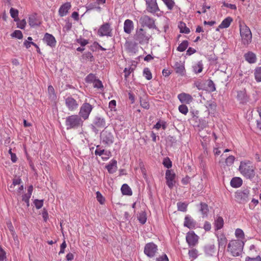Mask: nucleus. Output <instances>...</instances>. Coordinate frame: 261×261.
<instances>
[{"label": "nucleus", "mask_w": 261, "mask_h": 261, "mask_svg": "<svg viewBox=\"0 0 261 261\" xmlns=\"http://www.w3.org/2000/svg\"><path fill=\"white\" fill-rule=\"evenodd\" d=\"M31 198V196L30 195H27V194H24L23 195H22V201H23L24 202H25L27 204V206L28 207L30 205V198Z\"/></svg>", "instance_id": "nucleus-59"}, {"label": "nucleus", "mask_w": 261, "mask_h": 261, "mask_svg": "<svg viewBox=\"0 0 261 261\" xmlns=\"http://www.w3.org/2000/svg\"><path fill=\"white\" fill-rule=\"evenodd\" d=\"M106 124V120L104 118L97 116L93 119L91 127L93 131H95L96 128H103Z\"/></svg>", "instance_id": "nucleus-14"}, {"label": "nucleus", "mask_w": 261, "mask_h": 261, "mask_svg": "<svg viewBox=\"0 0 261 261\" xmlns=\"http://www.w3.org/2000/svg\"><path fill=\"white\" fill-rule=\"evenodd\" d=\"M157 251V245L153 243H149L145 245L144 252L147 256L153 257L154 256Z\"/></svg>", "instance_id": "nucleus-11"}, {"label": "nucleus", "mask_w": 261, "mask_h": 261, "mask_svg": "<svg viewBox=\"0 0 261 261\" xmlns=\"http://www.w3.org/2000/svg\"><path fill=\"white\" fill-rule=\"evenodd\" d=\"M35 207L37 209H40L41 208L43 204V200L35 199L34 201Z\"/></svg>", "instance_id": "nucleus-55"}, {"label": "nucleus", "mask_w": 261, "mask_h": 261, "mask_svg": "<svg viewBox=\"0 0 261 261\" xmlns=\"http://www.w3.org/2000/svg\"><path fill=\"white\" fill-rule=\"evenodd\" d=\"M71 5L70 3L67 2L62 5L59 9V15L61 17L66 16L68 13L69 10L71 9Z\"/></svg>", "instance_id": "nucleus-19"}, {"label": "nucleus", "mask_w": 261, "mask_h": 261, "mask_svg": "<svg viewBox=\"0 0 261 261\" xmlns=\"http://www.w3.org/2000/svg\"><path fill=\"white\" fill-rule=\"evenodd\" d=\"M98 35L100 37L108 36L112 37V29L111 28L110 25L108 23H105L101 25L98 30Z\"/></svg>", "instance_id": "nucleus-12"}, {"label": "nucleus", "mask_w": 261, "mask_h": 261, "mask_svg": "<svg viewBox=\"0 0 261 261\" xmlns=\"http://www.w3.org/2000/svg\"><path fill=\"white\" fill-rule=\"evenodd\" d=\"M198 250L195 248H193L189 250L188 254L190 257L193 259H196L198 257Z\"/></svg>", "instance_id": "nucleus-45"}, {"label": "nucleus", "mask_w": 261, "mask_h": 261, "mask_svg": "<svg viewBox=\"0 0 261 261\" xmlns=\"http://www.w3.org/2000/svg\"><path fill=\"white\" fill-rule=\"evenodd\" d=\"M254 76L256 82H261V67H257L255 69Z\"/></svg>", "instance_id": "nucleus-38"}, {"label": "nucleus", "mask_w": 261, "mask_h": 261, "mask_svg": "<svg viewBox=\"0 0 261 261\" xmlns=\"http://www.w3.org/2000/svg\"><path fill=\"white\" fill-rule=\"evenodd\" d=\"M21 181H22L21 179L20 178V177L15 178L14 179H13V183L10 186V188H12L13 187L15 186L16 185L20 184Z\"/></svg>", "instance_id": "nucleus-58"}, {"label": "nucleus", "mask_w": 261, "mask_h": 261, "mask_svg": "<svg viewBox=\"0 0 261 261\" xmlns=\"http://www.w3.org/2000/svg\"><path fill=\"white\" fill-rule=\"evenodd\" d=\"M223 6L229 8L232 10H236L237 9V6L234 4H228L225 3V2H223Z\"/></svg>", "instance_id": "nucleus-62"}, {"label": "nucleus", "mask_w": 261, "mask_h": 261, "mask_svg": "<svg viewBox=\"0 0 261 261\" xmlns=\"http://www.w3.org/2000/svg\"><path fill=\"white\" fill-rule=\"evenodd\" d=\"M137 218L140 223L142 224H145L147 220V215L146 212L142 211L139 213L138 215Z\"/></svg>", "instance_id": "nucleus-34"}, {"label": "nucleus", "mask_w": 261, "mask_h": 261, "mask_svg": "<svg viewBox=\"0 0 261 261\" xmlns=\"http://www.w3.org/2000/svg\"><path fill=\"white\" fill-rule=\"evenodd\" d=\"M250 191L248 188L238 190L235 193L236 201L239 203H246L249 200Z\"/></svg>", "instance_id": "nucleus-5"}, {"label": "nucleus", "mask_w": 261, "mask_h": 261, "mask_svg": "<svg viewBox=\"0 0 261 261\" xmlns=\"http://www.w3.org/2000/svg\"><path fill=\"white\" fill-rule=\"evenodd\" d=\"M96 80L95 74L92 73L89 74L85 78V81L87 83H93Z\"/></svg>", "instance_id": "nucleus-48"}, {"label": "nucleus", "mask_w": 261, "mask_h": 261, "mask_svg": "<svg viewBox=\"0 0 261 261\" xmlns=\"http://www.w3.org/2000/svg\"><path fill=\"white\" fill-rule=\"evenodd\" d=\"M162 1L170 10H171L175 5V2L173 0H162Z\"/></svg>", "instance_id": "nucleus-43"}, {"label": "nucleus", "mask_w": 261, "mask_h": 261, "mask_svg": "<svg viewBox=\"0 0 261 261\" xmlns=\"http://www.w3.org/2000/svg\"><path fill=\"white\" fill-rule=\"evenodd\" d=\"M178 110L181 113L184 115H186L188 112V108L187 106L185 105H180L178 107Z\"/></svg>", "instance_id": "nucleus-51"}, {"label": "nucleus", "mask_w": 261, "mask_h": 261, "mask_svg": "<svg viewBox=\"0 0 261 261\" xmlns=\"http://www.w3.org/2000/svg\"><path fill=\"white\" fill-rule=\"evenodd\" d=\"M239 28L242 43L245 45H248L252 40V33L250 29L245 23H240Z\"/></svg>", "instance_id": "nucleus-4"}, {"label": "nucleus", "mask_w": 261, "mask_h": 261, "mask_svg": "<svg viewBox=\"0 0 261 261\" xmlns=\"http://www.w3.org/2000/svg\"><path fill=\"white\" fill-rule=\"evenodd\" d=\"M237 98L238 100L241 103H246L248 101V97L245 90L238 91Z\"/></svg>", "instance_id": "nucleus-25"}, {"label": "nucleus", "mask_w": 261, "mask_h": 261, "mask_svg": "<svg viewBox=\"0 0 261 261\" xmlns=\"http://www.w3.org/2000/svg\"><path fill=\"white\" fill-rule=\"evenodd\" d=\"M178 211L181 212H186L187 210L188 204L186 202H179L177 203Z\"/></svg>", "instance_id": "nucleus-39"}, {"label": "nucleus", "mask_w": 261, "mask_h": 261, "mask_svg": "<svg viewBox=\"0 0 261 261\" xmlns=\"http://www.w3.org/2000/svg\"><path fill=\"white\" fill-rule=\"evenodd\" d=\"M163 164L166 168L169 169L172 167V162L170 160V159L168 157H166L164 159Z\"/></svg>", "instance_id": "nucleus-49"}, {"label": "nucleus", "mask_w": 261, "mask_h": 261, "mask_svg": "<svg viewBox=\"0 0 261 261\" xmlns=\"http://www.w3.org/2000/svg\"><path fill=\"white\" fill-rule=\"evenodd\" d=\"M235 236L236 238L241 239H244L245 235L243 231L240 228H237L235 231Z\"/></svg>", "instance_id": "nucleus-47"}, {"label": "nucleus", "mask_w": 261, "mask_h": 261, "mask_svg": "<svg viewBox=\"0 0 261 261\" xmlns=\"http://www.w3.org/2000/svg\"><path fill=\"white\" fill-rule=\"evenodd\" d=\"M64 99L66 107L69 111H74L78 108L79 103L71 95H67Z\"/></svg>", "instance_id": "nucleus-10"}, {"label": "nucleus", "mask_w": 261, "mask_h": 261, "mask_svg": "<svg viewBox=\"0 0 261 261\" xmlns=\"http://www.w3.org/2000/svg\"><path fill=\"white\" fill-rule=\"evenodd\" d=\"M83 59L85 60H89L93 62L94 60V58L91 52L88 51L85 53L82 56Z\"/></svg>", "instance_id": "nucleus-40"}, {"label": "nucleus", "mask_w": 261, "mask_h": 261, "mask_svg": "<svg viewBox=\"0 0 261 261\" xmlns=\"http://www.w3.org/2000/svg\"><path fill=\"white\" fill-rule=\"evenodd\" d=\"M96 194L97 200H98V201L100 204H103L105 201V198L102 196L101 194L98 191H97Z\"/></svg>", "instance_id": "nucleus-56"}, {"label": "nucleus", "mask_w": 261, "mask_h": 261, "mask_svg": "<svg viewBox=\"0 0 261 261\" xmlns=\"http://www.w3.org/2000/svg\"><path fill=\"white\" fill-rule=\"evenodd\" d=\"M12 37L16 38L18 39H21L23 37L22 32L19 30H15L11 35Z\"/></svg>", "instance_id": "nucleus-50"}, {"label": "nucleus", "mask_w": 261, "mask_h": 261, "mask_svg": "<svg viewBox=\"0 0 261 261\" xmlns=\"http://www.w3.org/2000/svg\"><path fill=\"white\" fill-rule=\"evenodd\" d=\"M177 97L181 103H186L189 104L193 100L192 96L186 93L179 94Z\"/></svg>", "instance_id": "nucleus-21"}, {"label": "nucleus", "mask_w": 261, "mask_h": 261, "mask_svg": "<svg viewBox=\"0 0 261 261\" xmlns=\"http://www.w3.org/2000/svg\"><path fill=\"white\" fill-rule=\"evenodd\" d=\"M11 16L14 18L15 21H18V11L17 9L11 8L10 10Z\"/></svg>", "instance_id": "nucleus-42"}, {"label": "nucleus", "mask_w": 261, "mask_h": 261, "mask_svg": "<svg viewBox=\"0 0 261 261\" xmlns=\"http://www.w3.org/2000/svg\"><path fill=\"white\" fill-rule=\"evenodd\" d=\"M134 38L139 43L144 44L148 43L150 35L147 34L146 31L142 28H140L137 30Z\"/></svg>", "instance_id": "nucleus-7"}, {"label": "nucleus", "mask_w": 261, "mask_h": 261, "mask_svg": "<svg viewBox=\"0 0 261 261\" xmlns=\"http://www.w3.org/2000/svg\"><path fill=\"white\" fill-rule=\"evenodd\" d=\"M93 108V107L90 103H84L80 108L79 116L84 120L88 119Z\"/></svg>", "instance_id": "nucleus-9"}, {"label": "nucleus", "mask_w": 261, "mask_h": 261, "mask_svg": "<svg viewBox=\"0 0 261 261\" xmlns=\"http://www.w3.org/2000/svg\"><path fill=\"white\" fill-rule=\"evenodd\" d=\"M198 236L194 231L189 232L186 235V241L190 247L195 246L198 241Z\"/></svg>", "instance_id": "nucleus-13"}, {"label": "nucleus", "mask_w": 261, "mask_h": 261, "mask_svg": "<svg viewBox=\"0 0 261 261\" xmlns=\"http://www.w3.org/2000/svg\"><path fill=\"white\" fill-rule=\"evenodd\" d=\"M143 76L147 80H150L152 79V74L148 68H145L143 70Z\"/></svg>", "instance_id": "nucleus-44"}, {"label": "nucleus", "mask_w": 261, "mask_h": 261, "mask_svg": "<svg viewBox=\"0 0 261 261\" xmlns=\"http://www.w3.org/2000/svg\"><path fill=\"white\" fill-rule=\"evenodd\" d=\"M140 105L141 106L145 109H148L149 108V103L146 101L145 99H141L140 100Z\"/></svg>", "instance_id": "nucleus-60"}, {"label": "nucleus", "mask_w": 261, "mask_h": 261, "mask_svg": "<svg viewBox=\"0 0 261 261\" xmlns=\"http://www.w3.org/2000/svg\"><path fill=\"white\" fill-rule=\"evenodd\" d=\"M117 164L116 160H113L106 166V168L110 173H114L116 171L117 169Z\"/></svg>", "instance_id": "nucleus-29"}, {"label": "nucleus", "mask_w": 261, "mask_h": 261, "mask_svg": "<svg viewBox=\"0 0 261 261\" xmlns=\"http://www.w3.org/2000/svg\"><path fill=\"white\" fill-rule=\"evenodd\" d=\"M245 60L249 63H254L256 61L255 55L251 52L249 51L244 55Z\"/></svg>", "instance_id": "nucleus-27"}, {"label": "nucleus", "mask_w": 261, "mask_h": 261, "mask_svg": "<svg viewBox=\"0 0 261 261\" xmlns=\"http://www.w3.org/2000/svg\"><path fill=\"white\" fill-rule=\"evenodd\" d=\"M175 174L172 170H166L165 177L166 180V184L170 189H172L175 185Z\"/></svg>", "instance_id": "nucleus-15"}, {"label": "nucleus", "mask_w": 261, "mask_h": 261, "mask_svg": "<svg viewBox=\"0 0 261 261\" xmlns=\"http://www.w3.org/2000/svg\"><path fill=\"white\" fill-rule=\"evenodd\" d=\"M176 73L181 76L184 75L185 72V68L184 63L181 61L176 62L173 66Z\"/></svg>", "instance_id": "nucleus-20"}, {"label": "nucleus", "mask_w": 261, "mask_h": 261, "mask_svg": "<svg viewBox=\"0 0 261 261\" xmlns=\"http://www.w3.org/2000/svg\"><path fill=\"white\" fill-rule=\"evenodd\" d=\"M244 244L243 240H232L229 242L227 251L233 257L240 256L242 254Z\"/></svg>", "instance_id": "nucleus-2"}, {"label": "nucleus", "mask_w": 261, "mask_h": 261, "mask_svg": "<svg viewBox=\"0 0 261 261\" xmlns=\"http://www.w3.org/2000/svg\"><path fill=\"white\" fill-rule=\"evenodd\" d=\"M47 90L49 95V98L52 100H55L57 98V96L55 93L54 87L52 86L49 85L48 87Z\"/></svg>", "instance_id": "nucleus-36"}, {"label": "nucleus", "mask_w": 261, "mask_h": 261, "mask_svg": "<svg viewBox=\"0 0 261 261\" xmlns=\"http://www.w3.org/2000/svg\"><path fill=\"white\" fill-rule=\"evenodd\" d=\"M214 224L215 230L221 229L224 226L223 218L221 216H217L215 219Z\"/></svg>", "instance_id": "nucleus-24"}, {"label": "nucleus", "mask_w": 261, "mask_h": 261, "mask_svg": "<svg viewBox=\"0 0 261 261\" xmlns=\"http://www.w3.org/2000/svg\"><path fill=\"white\" fill-rule=\"evenodd\" d=\"M139 23L143 27H146L149 29H156L155 24V20L147 15H144L140 17Z\"/></svg>", "instance_id": "nucleus-8"}, {"label": "nucleus", "mask_w": 261, "mask_h": 261, "mask_svg": "<svg viewBox=\"0 0 261 261\" xmlns=\"http://www.w3.org/2000/svg\"><path fill=\"white\" fill-rule=\"evenodd\" d=\"M17 22V28H20L21 29H24L26 24L27 22L24 19L19 20V19H18V21Z\"/></svg>", "instance_id": "nucleus-52"}, {"label": "nucleus", "mask_w": 261, "mask_h": 261, "mask_svg": "<svg viewBox=\"0 0 261 261\" xmlns=\"http://www.w3.org/2000/svg\"><path fill=\"white\" fill-rule=\"evenodd\" d=\"M255 167L249 161H244L240 162L239 170L241 174L247 179L252 180L255 176Z\"/></svg>", "instance_id": "nucleus-1"}, {"label": "nucleus", "mask_w": 261, "mask_h": 261, "mask_svg": "<svg viewBox=\"0 0 261 261\" xmlns=\"http://www.w3.org/2000/svg\"><path fill=\"white\" fill-rule=\"evenodd\" d=\"M43 41L48 46L51 47H55L57 43L56 40L54 36L47 33L44 34Z\"/></svg>", "instance_id": "nucleus-17"}, {"label": "nucleus", "mask_w": 261, "mask_h": 261, "mask_svg": "<svg viewBox=\"0 0 261 261\" xmlns=\"http://www.w3.org/2000/svg\"><path fill=\"white\" fill-rule=\"evenodd\" d=\"M29 23L31 27H34L39 25L36 15H32L29 18Z\"/></svg>", "instance_id": "nucleus-35"}, {"label": "nucleus", "mask_w": 261, "mask_h": 261, "mask_svg": "<svg viewBox=\"0 0 261 261\" xmlns=\"http://www.w3.org/2000/svg\"><path fill=\"white\" fill-rule=\"evenodd\" d=\"M93 83L94 88L102 89L103 87L102 82L98 79H96Z\"/></svg>", "instance_id": "nucleus-54"}, {"label": "nucleus", "mask_w": 261, "mask_h": 261, "mask_svg": "<svg viewBox=\"0 0 261 261\" xmlns=\"http://www.w3.org/2000/svg\"><path fill=\"white\" fill-rule=\"evenodd\" d=\"M193 71L195 73L198 74L202 72L203 68V65L202 61H198L192 67Z\"/></svg>", "instance_id": "nucleus-32"}, {"label": "nucleus", "mask_w": 261, "mask_h": 261, "mask_svg": "<svg viewBox=\"0 0 261 261\" xmlns=\"http://www.w3.org/2000/svg\"><path fill=\"white\" fill-rule=\"evenodd\" d=\"M234 156L233 155H230L226 159L225 163L227 166H231L233 164L234 161Z\"/></svg>", "instance_id": "nucleus-53"}, {"label": "nucleus", "mask_w": 261, "mask_h": 261, "mask_svg": "<svg viewBox=\"0 0 261 261\" xmlns=\"http://www.w3.org/2000/svg\"><path fill=\"white\" fill-rule=\"evenodd\" d=\"M188 45V41L187 40H184L178 45L177 50L180 52H182L187 49Z\"/></svg>", "instance_id": "nucleus-37"}, {"label": "nucleus", "mask_w": 261, "mask_h": 261, "mask_svg": "<svg viewBox=\"0 0 261 261\" xmlns=\"http://www.w3.org/2000/svg\"><path fill=\"white\" fill-rule=\"evenodd\" d=\"M184 225L189 229H194L196 227V222L192 217L187 215L185 217Z\"/></svg>", "instance_id": "nucleus-18"}, {"label": "nucleus", "mask_w": 261, "mask_h": 261, "mask_svg": "<svg viewBox=\"0 0 261 261\" xmlns=\"http://www.w3.org/2000/svg\"><path fill=\"white\" fill-rule=\"evenodd\" d=\"M207 86L208 90L210 92H214L216 90L215 85L212 80H208L207 81Z\"/></svg>", "instance_id": "nucleus-46"}, {"label": "nucleus", "mask_w": 261, "mask_h": 261, "mask_svg": "<svg viewBox=\"0 0 261 261\" xmlns=\"http://www.w3.org/2000/svg\"><path fill=\"white\" fill-rule=\"evenodd\" d=\"M100 139L103 144L108 146H110L114 142V137L112 131L106 128L101 132Z\"/></svg>", "instance_id": "nucleus-6"}, {"label": "nucleus", "mask_w": 261, "mask_h": 261, "mask_svg": "<svg viewBox=\"0 0 261 261\" xmlns=\"http://www.w3.org/2000/svg\"><path fill=\"white\" fill-rule=\"evenodd\" d=\"M84 121L78 115H72L66 118L65 125L67 129H77L83 126Z\"/></svg>", "instance_id": "nucleus-3"}, {"label": "nucleus", "mask_w": 261, "mask_h": 261, "mask_svg": "<svg viewBox=\"0 0 261 261\" xmlns=\"http://www.w3.org/2000/svg\"><path fill=\"white\" fill-rule=\"evenodd\" d=\"M217 241L219 247L224 248L227 243V240L224 233H221L219 234H216Z\"/></svg>", "instance_id": "nucleus-26"}, {"label": "nucleus", "mask_w": 261, "mask_h": 261, "mask_svg": "<svg viewBox=\"0 0 261 261\" xmlns=\"http://www.w3.org/2000/svg\"><path fill=\"white\" fill-rule=\"evenodd\" d=\"M124 32L128 34H129L132 30L134 29V23L132 20L130 19H126L124 22Z\"/></svg>", "instance_id": "nucleus-22"}, {"label": "nucleus", "mask_w": 261, "mask_h": 261, "mask_svg": "<svg viewBox=\"0 0 261 261\" xmlns=\"http://www.w3.org/2000/svg\"><path fill=\"white\" fill-rule=\"evenodd\" d=\"M133 68L130 67L128 68H125L124 70V76L125 78L128 77L132 72L133 71Z\"/></svg>", "instance_id": "nucleus-63"}, {"label": "nucleus", "mask_w": 261, "mask_h": 261, "mask_svg": "<svg viewBox=\"0 0 261 261\" xmlns=\"http://www.w3.org/2000/svg\"><path fill=\"white\" fill-rule=\"evenodd\" d=\"M204 252L207 256H211L215 253V245H209L204 247Z\"/></svg>", "instance_id": "nucleus-33"}, {"label": "nucleus", "mask_w": 261, "mask_h": 261, "mask_svg": "<svg viewBox=\"0 0 261 261\" xmlns=\"http://www.w3.org/2000/svg\"><path fill=\"white\" fill-rule=\"evenodd\" d=\"M148 12L151 13H155L158 12L160 9L158 6L156 0H145Z\"/></svg>", "instance_id": "nucleus-16"}, {"label": "nucleus", "mask_w": 261, "mask_h": 261, "mask_svg": "<svg viewBox=\"0 0 261 261\" xmlns=\"http://www.w3.org/2000/svg\"><path fill=\"white\" fill-rule=\"evenodd\" d=\"M243 184L242 179L240 177H236L231 179L230 185L232 187L237 188L240 187Z\"/></svg>", "instance_id": "nucleus-28"}, {"label": "nucleus", "mask_w": 261, "mask_h": 261, "mask_svg": "<svg viewBox=\"0 0 261 261\" xmlns=\"http://www.w3.org/2000/svg\"><path fill=\"white\" fill-rule=\"evenodd\" d=\"M245 261H261V257L260 256H257L254 258H251L249 256H247L246 258Z\"/></svg>", "instance_id": "nucleus-64"}, {"label": "nucleus", "mask_w": 261, "mask_h": 261, "mask_svg": "<svg viewBox=\"0 0 261 261\" xmlns=\"http://www.w3.org/2000/svg\"><path fill=\"white\" fill-rule=\"evenodd\" d=\"M99 147V145H97L96 146V149L95 150V154L96 155H99L102 157L104 153H105V150L98 148Z\"/></svg>", "instance_id": "nucleus-57"}, {"label": "nucleus", "mask_w": 261, "mask_h": 261, "mask_svg": "<svg viewBox=\"0 0 261 261\" xmlns=\"http://www.w3.org/2000/svg\"><path fill=\"white\" fill-rule=\"evenodd\" d=\"M199 211L201 214L202 218H206L209 213V207L208 205L203 202H201L199 206Z\"/></svg>", "instance_id": "nucleus-23"}, {"label": "nucleus", "mask_w": 261, "mask_h": 261, "mask_svg": "<svg viewBox=\"0 0 261 261\" xmlns=\"http://www.w3.org/2000/svg\"><path fill=\"white\" fill-rule=\"evenodd\" d=\"M155 261H169V259L166 254H163L157 257Z\"/></svg>", "instance_id": "nucleus-61"}, {"label": "nucleus", "mask_w": 261, "mask_h": 261, "mask_svg": "<svg viewBox=\"0 0 261 261\" xmlns=\"http://www.w3.org/2000/svg\"><path fill=\"white\" fill-rule=\"evenodd\" d=\"M178 27L180 29V33L189 34L190 32V29L186 27V24L184 22H180Z\"/></svg>", "instance_id": "nucleus-41"}, {"label": "nucleus", "mask_w": 261, "mask_h": 261, "mask_svg": "<svg viewBox=\"0 0 261 261\" xmlns=\"http://www.w3.org/2000/svg\"><path fill=\"white\" fill-rule=\"evenodd\" d=\"M121 191L124 195L132 196L133 194L131 188L126 184L122 185L121 188Z\"/></svg>", "instance_id": "nucleus-30"}, {"label": "nucleus", "mask_w": 261, "mask_h": 261, "mask_svg": "<svg viewBox=\"0 0 261 261\" xmlns=\"http://www.w3.org/2000/svg\"><path fill=\"white\" fill-rule=\"evenodd\" d=\"M232 20L233 19L231 17H226L221 22L220 24L219 25V28L220 29H225L228 28Z\"/></svg>", "instance_id": "nucleus-31"}]
</instances>
